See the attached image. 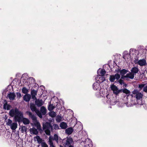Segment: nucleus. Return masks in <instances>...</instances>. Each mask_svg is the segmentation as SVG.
Returning <instances> with one entry per match:
<instances>
[{"mask_svg": "<svg viewBox=\"0 0 147 147\" xmlns=\"http://www.w3.org/2000/svg\"><path fill=\"white\" fill-rule=\"evenodd\" d=\"M131 96L130 102H127L126 105L127 107H130L137 104H139L138 100H141L143 96V94L137 90H134L132 94L130 95Z\"/></svg>", "mask_w": 147, "mask_h": 147, "instance_id": "1", "label": "nucleus"}, {"mask_svg": "<svg viewBox=\"0 0 147 147\" xmlns=\"http://www.w3.org/2000/svg\"><path fill=\"white\" fill-rule=\"evenodd\" d=\"M9 115L12 117H14V119L16 122H20L23 117L22 112L20 111L16 108L11 109L9 113Z\"/></svg>", "mask_w": 147, "mask_h": 147, "instance_id": "2", "label": "nucleus"}, {"mask_svg": "<svg viewBox=\"0 0 147 147\" xmlns=\"http://www.w3.org/2000/svg\"><path fill=\"white\" fill-rule=\"evenodd\" d=\"M43 128L47 135H50L51 131L53 129V127L51 124L48 122H46L43 125Z\"/></svg>", "mask_w": 147, "mask_h": 147, "instance_id": "3", "label": "nucleus"}, {"mask_svg": "<svg viewBox=\"0 0 147 147\" xmlns=\"http://www.w3.org/2000/svg\"><path fill=\"white\" fill-rule=\"evenodd\" d=\"M92 86L93 89L94 90H100V92L96 94V95L98 97H99V95L103 97L104 96L103 94L102 93H101V92L102 91L103 89L102 88H101L100 84L99 83L96 82L94 83L93 85Z\"/></svg>", "mask_w": 147, "mask_h": 147, "instance_id": "4", "label": "nucleus"}, {"mask_svg": "<svg viewBox=\"0 0 147 147\" xmlns=\"http://www.w3.org/2000/svg\"><path fill=\"white\" fill-rule=\"evenodd\" d=\"M137 53V51L136 49H134L131 48L129 50V54H127L126 55H124L123 58L125 59L127 56L129 57V56L131 57H132V58H133V57H135L136 56L137 57V56L136 55Z\"/></svg>", "mask_w": 147, "mask_h": 147, "instance_id": "5", "label": "nucleus"}, {"mask_svg": "<svg viewBox=\"0 0 147 147\" xmlns=\"http://www.w3.org/2000/svg\"><path fill=\"white\" fill-rule=\"evenodd\" d=\"M7 124L10 126L11 129L13 130H15L17 127V123L16 122L12 123V121L9 119L7 120Z\"/></svg>", "mask_w": 147, "mask_h": 147, "instance_id": "6", "label": "nucleus"}, {"mask_svg": "<svg viewBox=\"0 0 147 147\" xmlns=\"http://www.w3.org/2000/svg\"><path fill=\"white\" fill-rule=\"evenodd\" d=\"M30 108L31 110L32 111H35L40 118H42V115L40 112V111L38 110L36 108L34 104H31L30 105Z\"/></svg>", "mask_w": 147, "mask_h": 147, "instance_id": "7", "label": "nucleus"}, {"mask_svg": "<svg viewBox=\"0 0 147 147\" xmlns=\"http://www.w3.org/2000/svg\"><path fill=\"white\" fill-rule=\"evenodd\" d=\"M64 144L65 146H69L72 144L73 140L72 138L71 137H67L63 140Z\"/></svg>", "mask_w": 147, "mask_h": 147, "instance_id": "8", "label": "nucleus"}, {"mask_svg": "<svg viewBox=\"0 0 147 147\" xmlns=\"http://www.w3.org/2000/svg\"><path fill=\"white\" fill-rule=\"evenodd\" d=\"M120 77V75L118 74H116L115 75L110 76L109 80L111 82H113L115 79L118 80Z\"/></svg>", "mask_w": 147, "mask_h": 147, "instance_id": "9", "label": "nucleus"}, {"mask_svg": "<svg viewBox=\"0 0 147 147\" xmlns=\"http://www.w3.org/2000/svg\"><path fill=\"white\" fill-rule=\"evenodd\" d=\"M97 76V77L95 78V80L96 82L99 84L105 80V78L104 76Z\"/></svg>", "mask_w": 147, "mask_h": 147, "instance_id": "10", "label": "nucleus"}, {"mask_svg": "<svg viewBox=\"0 0 147 147\" xmlns=\"http://www.w3.org/2000/svg\"><path fill=\"white\" fill-rule=\"evenodd\" d=\"M135 63H137L140 66H144L146 65V61L145 59H143L138 61L137 62L136 61Z\"/></svg>", "mask_w": 147, "mask_h": 147, "instance_id": "11", "label": "nucleus"}, {"mask_svg": "<svg viewBox=\"0 0 147 147\" xmlns=\"http://www.w3.org/2000/svg\"><path fill=\"white\" fill-rule=\"evenodd\" d=\"M33 124L36 127L39 131L42 130V128L40 123L37 119L33 121Z\"/></svg>", "mask_w": 147, "mask_h": 147, "instance_id": "12", "label": "nucleus"}, {"mask_svg": "<svg viewBox=\"0 0 147 147\" xmlns=\"http://www.w3.org/2000/svg\"><path fill=\"white\" fill-rule=\"evenodd\" d=\"M111 89L113 91V93L117 94L121 92L120 90H118L117 86L114 85H112L111 86Z\"/></svg>", "mask_w": 147, "mask_h": 147, "instance_id": "13", "label": "nucleus"}, {"mask_svg": "<svg viewBox=\"0 0 147 147\" xmlns=\"http://www.w3.org/2000/svg\"><path fill=\"white\" fill-rule=\"evenodd\" d=\"M35 100V104L38 107L41 106L44 103V102L42 100L37 98Z\"/></svg>", "mask_w": 147, "mask_h": 147, "instance_id": "14", "label": "nucleus"}, {"mask_svg": "<svg viewBox=\"0 0 147 147\" xmlns=\"http://www.w3.org/2000/svg\"><path fill=\"white\" fill-rule=\"evenodd\" d=\"M134 77V75L131 72H129L125 76V78L126 80H127L129 79H133Z\"/></svg>", "mask_w": 147, "mask_h": 147, "instance_id": "15", "label": "nucleus"}, {"mask_svg": "<svg viewBox=\"0 0 147 147\" xmlns=\"http://www.w3.org/2000/svg\"><path fill=\"white\" fill-rule=\"evenodd\" d=\"M105 73L106 71L104 69H99L97 71V76H104Z\"/></svg>", "mask_w": 147, "mask_h": 147, "instance_id": "16", "label": "nucleus"}, {"mask_svg": "<svg viewBox=\"0 0 147 147\" xmlns=\"http://www.w3.org/2000/svg\"><path fill=\"white\" fill-rule=\"evenodd\" d=\"M37 90H32L31 91V93L32 98L34 100L37 99L36 96L37 95Z\"/></svg>", "mask_w": 147, "mask_h": 147, "instance_id": "17", "label": "nucleus"}, {"mask_svg": "<svg viewBox=\"0 0 147 147\" xmlns=\"http://www.w3.org/2000/svg\"><path fill=\"white\" fill-rule=\"evenodd\" d=\"M139 69L138 67H133L131 69V72L134 75L139 71Z\"/></svg>", "mask_w": 147, "mask_h": 147, "instance_id": "18", "label": "nucleus"}, {"mask_svg": "<svg viewBox=\"0 0 147 147\" xmlns=\"http://www.w3.org/2000/svg\"><path fill=\"white\" fill-rule=\"evenodd\" d=\"M37 130V129H36L34 127H32L30 129V131L31 134L37 135L38 133Z\"/></svg>", "mask_w": 147, "mask_h": 147, "instance_id": "19", "label": "nucleus"}, {"mask_svg": "<svg viewBox=\"0 0 147 147\" xmlns=\"http://www.w3.org/2000/svg\"><path fill=\"white\" fill-rule=\"evenodd\" d=\"M7 96L10 100H13L15 99L16 95L14 93H10L7 95Z\"/></svg>", "mask_w": 147, "mask_h": 147, "instance_id": "20", "label": "nucleus"}, {"mask_svg": "<svg viewBox=\"0 0 147 147\" xmlns=\"http://www.w3.org/2000/svg\"><path fill=\"white\" fill-rule=\"evenodd\" d=\"M127 71H128L125 69H123L120 71V74L121 76V78H122L124 79L125 76H124V75L127 73Z\"/></svg>", "mask_w": 147, "mask_h": 147, "instance_id": "21", "label": "nucleus"}, {"mask_svg": "<svg viewBox=\"0 0 147 147\" xmlns=\"http://www.w3.org/2000/svg\"><path fill=\"white\" fill-rule=\"evenodd\" d=\"M47 110L46 108L44 106H42L40 108V112L41 114L42 115H45L46 113Z\"/></svg>", "mask_w": 147, "mask_h": 147, "instance_id": "22", "label": "nucleus"}, {"mask_svg": "<svg viewBox=\"0 0 147 147\" xmlns=\"http://www.w3.org/2000/svg\"><path fill=\"white\" fill-rule=\"evenodd\" d=\"M74 131L72 127H69L66 129L65 133L68 135H70Z\"/></svg>", "mask_w": 147, "mask_h": 147, "instance_id": "23", "label": "nucleus"}, {"mask_svg": "<svg viewBox=\"0 0 147 147\" xmlns=\"http://www.w3.org/2000/svg\"><path fill=\"white\" fill-rule=\"evenodd\" d=\"M24 99L26 102H29L31 98V95L29 94H26L24 96Z\"/></svg>", "mask_w": 147, "mask_h": 147, "instance_id": "24", "label": "nucleus"}, {"mask_svg": "<svg viewBox=\"0 0 147 147\" xmlns=\"http://www.w3.org/2000/svg\"><path fill=\"white\" fill-rule=\"evenodd\" d=\"M22 121L25 125L28 124L30 123V121L29 119L26 118H24V117L22 119V121Z\"/></svg>", "mask_w": 147, "mask_h": 147, "instance_id": "25", "label": "nucleus"}, {"mask_svg": "<svg viewBox=\"0 0 147 147\" xmlns=\"http://www.w3.org/2000/svg\"><path fill=\"white\" fill-rule=\"evenodd\" d=\"M60 126L61 129H65L67 127V125L66 123L63 122L60 123Z\"/></svg>", "mask_w": 147, "mask_h": 147, "instance_id": "26", "label": "nucleus"}, {"mask_svg": "<svg viewBox=\"0 0 147 147\" xmlns=\"http://www.w3.org/2000/svg\"><path fill=\"white\" fill-rule=\"evenodd\" d=\"M53 139V137L51 136H50L49 138V144L50 145V147H55L52 140Z\"/></svg>", "mask_w": 147, "mask_h": 147, "instance_id": "27", "label": "nucleus"}, {"mask_svg": "<svg viewBox=\"0 0 147 147\" xmlns=\"http://www.w3.org/2000/svg\"><path fill=\"white\" fill-rule=\"evenodd\" d=\"M34 139L35 140H36L38 144H40L42 143V140L40 138L39 136H37L36 137H34Z\"/></svg>", "mask_w": 147, "mask_h": 147, "instance_id": "28", "label": "nucleus"}, {"mask_svg": "<svg viewBox=\"0 0 147 147\" xmlns=\"http://www.w3.org/2000/svg\"><path fill=\"white\" fill-rule=\"evenodd\" d=\"M63 119V118L61 115H57L56 118V121L59 123L62 121Z\"/></svg>", "mask_w": 147, "mask_h": 147, "instance_id": "29", "label": "nucleus"}, {"mask_svg": "<svg viewBox=\"0 0 147 147\" xmlns=\"http://www.w3.org/2000/svg\"><path fill=\"white\" fill-rule=\"evenodd\" d=\"M111 99L113 100V99L112 98H109V99L107 100V102L109 103L111 105H114L116 104V102L115 101H112Z\"/></svg>", "mask_w": 147, "mask_h": 147, "instance_id": "30", "label": "nucleus"}, {"mask_svg": "<svg viewBox=\"0 0 147 147\" xmlns=\"http://www.w3.org/2000/svg\"><path fill=\"white\" fill-rule=\"evenodd\" d=\"M11 106L7 104V103L4 104L3 105V108L5 109H7V110H9Z\"/></svg>", "mask_w": 147, "mask_h": 147, "instance_id": "31", "label": "nucleus"}, {"mask_svg": "<svg viewBox=\"0 0 147 147\" xmlns=\"http://www.w3.org/2000/svg\"><path fill=\"white\" fill-rule=\"evenodd\" d=\"M49 115L50 117H54L56 116L57 114L55 112L52 111L49 113Z\"/></svg>", "mask_w": 147, "mask_h": 147, "instance_id": "32", "label": "nucleus"}, {"mask_svg": "<svg viewBox=\"0 0 147 147\" xmlns=\"http://www.w3.org/2000/svg\"><path fill=\"white\" fill-rule=\"evenodd\" d=\"M21 131L22 133L26 132L27 130V128L25 126H22L21 127Z\"/></svg>", "mask_w": 147, "mask_h": 147, "instance_id": "33", "label": "nucleus"}, {"mask_svg": "<svg viewBox=\"0 0 147 147\" xmlns=\"http://www.w3.org/2000/svg\"><path fill=\"white\" fill-rule=\"evenodd\" d=\"M121 92L122 91L123 92L126 94H129V91L127 90L126 88H125L124 89H122L121 90H120Z\"/></svg>", "mask_w": 147, "mask_h": 147, "instance_id": "34", "label": "nucleus"}, {"mask_svg": "<svg viewBox=\"0 0 147 147\" xmlns=\"http://www.w3.org/2000/svg\"><path fill=\"white\" fill-rule=\"evenodd\" d=\"M55 108V106L53 104H50L49 105L48 107L49 110L51 111Z\"/></svg>", "mask_w": 147, "mask_h": 147, "instance_id": "35", "label": "nucleus"}, {"mask_svg": "<svg viewBox=\"0 0 147 147\" xmlns=\"http://www.w3.org/2000/svg\"><path fill=\"white\" fill-rule=\"evenodd\" d=\"M22 91L23 93L25 94L27 93L28 92V90L25 87H23L22 88Z\"/></svg>", "mask_w": 147, "mask_h": 147, "instance_id": "36", "label": "nucleus"}, {"mask_svg": "<svg viewBox=\"0 0 147 147\" xmlns=\"http://www.w3.org/2000/svg\"><path fill=\"white\" fill-rule=\"evenodd\" d=\"M53 140H55L57 142H58V136L57 134H55L54 135Z\"/></svg>", "mask_w": 147, "mask_h": 147, "instance_id": "37", "label": "nucleus"}, {"mask_svg": "<svg viewBox=\"0 0 147 147\" xmlns=\"http://www.w3.org/2000/svg\"><path fill=\"white\" fill-rule=\"evenodd\" d=\"M145 84H140L138 85V88L140 89V90H141L142 88L144 87Z\"/></svg>", "mask_w": 147, "mask_h": 147, "instance_id": "38", "label": "nucleus"}, {"mask_svg": "<svg viewBox=\"0 0 147 147\" xmlns=\"http://www.w3.org/2000/svg\"><path fill=\"white\" fill-rule=\"evenodd\" d=\"M144 49H142L140 50H138V53L137 54V55H138L139 54H140V55H142L144 51Z\"/></svg>", "mask_w": 147, "mask_h": 147, "instance_id": "39", "label": "nucleus"}, {"mask_svg": "<svg viewBox=\"0 0 147 147\" xmlns=\"http://www.w3.org/2000/svg\"><path fill=\"white\" fill-rule=\"evenodd\" d=\"M42 147H48V145L45 142H42L41 144Z\"/></svg>", "mask_w": 147, "mask_h": 147, "instance_id": "40", "label": "nucleus"}, {"mask_svg": "<svg viewBox=\"0 0 147 147\" xmlns=\"http://www.w3.org/2000/svg\"><path fill=\"white\" fill-rule=\"evenodd\" d=\"M54 129H59V126L56 124H55L53 125Z\"/></svg>", "mask_w": 147, "mask_h": 147, "instance_id": "41", "label": "nucleus"}, {"mask_svg": "<svg viewBox=\"0 0 147 147\" xmlns=\"http://www.w3.org/2000/svg\"><path fill=\"white\" fill-rule=\"evenodd\" d=\"M30 117L32 119V121H33L35 120H36V116L34 115H33L31 116V117Z\"/></svg>", "mask_w": 147, "mask_h": 147, "instance_id": "42", "label": "nucleus"}, {"mask_svg": "<svg viewBox=\"0 0 147 147\" xmlns=\"http://www.w3.org/2000/svg\"><path fill=\"white\" fill-rule=\"evenodd\" d=\"M143 91L147 93V86H144L143 88Z\"/></svg>", "mask_w": 147, "mask_h": 147, "instance_id": "43", "label": "nucleus"}, {"mask_svg": "<svg viewBox=\"0 0 147 147\" xmlns=\"http://www.w3.org/2000/svg\"><path fill=\"white\" fill-rule=\"evenodd\" d=\"M27 113L28 115L30 117H31L33 115L32 113L30 111H27Z\"/></svg>", "mask_w": 147, "mask_h": 147, "instance_id": "44", "label": "nucleus"}, {"mask_svg": "<svg viewBox=\"0 0 147 147\" xmlns=\"http://www.w3.org/2000/svg\"><path fill=\"white\" fill-rule=\"evenodd\" d=\"M30 79L31 81V82L32 83H34V82H35V79H34L33 78H30Z\"/></svg>", "mask_w": 147, "mask_h": 147, "instance_id": "45", "label": "nucleus"}, {"mask_svg": "<svg viewBox=\"0 0 147 147\" xmlns=\"http://www.w3.org/2000/svg\"><path fill=\"white\" fill-rule=\"evenodd\" d=\"M119 82L122 85L123 83V81L122 80L120 79L119 80Z\"/></svg>", "mask_w": 147, "mask_h": 147, "instance_id": "46", "label": "nucleus"}, {"mask_svg": "<svg viewBox=\"0 0 147 147\" xmlns=\"http://www.w3.org/2000/svg\"><path fill=\"white\" fill-rule=\"evenodd\" d=\"M69 147H74V146H73L71 145L69 146Z\"/></svg>", "mask_w": 147, "mask_h": 147, "instance_id": "47", "label": "nucleus"}, {"mask_svg": "<svg viewBox=\"0 0 147 147\" xmlns=\"http://www.w3.org/2000/svg\"><path fill=\"white\" fill-rule=\"evenodd\" d=\"M88 140H90L89 139H87L86 140V141H87Z\"/></svg>", "mask_w": 147, "mask_h": 147, "instance_id": "48", "label": "nucleus"}, {"mask_svg": "<svg viewBox=\"0 0 147 147\" xmlns=\"http://www.w3.org/2000/svg\"><path fill=\"white\" fill-rule=\"evenodd\" d=\"M108 97H109V96H108V95H107V96H106V97H107V98H108Z\"/></svg>", "mask_w": 147, "mask_h": 147, "instance_id": "49", "label": "nucleus"}, {"mask_svg": "<svg viewBox=\"0 0 147 147\" xmlns=\"http://www.w3.org/2000/svg\"><path fill=\"white\" fill-rule=\"evenodd\" d=\"M60 147H63V146H61V145H60Z\"/></svg>", "mask_w": 147, "mask_h": 147, "instance_id": "50", "label": "nucleus"}, {"mask_svg": "<svg viewBox=\"0 0 147 147\" xmlns=\"http://www.w3.org/2000/svg\"><path fill=\"white\" fill-rule=\"evenodd\" d=\"M20 96H21V94H20Z\"/></svg>", "mask_w": 147, "mask_h": 147, "instance_id": "51", "label": "nucleus"}, {"mask_svg": "<svg viewBox=\"0 0 147 147\" xmlns=\"http://www.w3.org/2000/svg\"><path fill=\"white\" fill-rule=\"evenodd\" d=\"M146 65L147 66V63H146Z\"/></svg>", "mask_w": 147, "mask_h": 147, "instance_id": "52", "label": "nucleus"}]
</instances>
